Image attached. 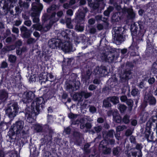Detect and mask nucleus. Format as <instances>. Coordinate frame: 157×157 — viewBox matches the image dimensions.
Listing matches in <instances>:
<instances>
[{
  "label": "nucleus",
  "instance_id": "nucleus-1",
  "mask_svg": "<svg viewBox=\"0 0 157 157\" xmlns=\"http://www.w3.org/2000/svg\"><path fill=\"white\" fill-rule=\"evenodd\" d=\"M45 102L44 98L42 97L36 98L32 102L31 107H28L25 109V116L27 119H33L43 110Z\"/></svg>",
  "mask_w": 157,
  "mask_h": 157
},
{
  "label": "nucleus",
  "instance_id": "nucleus-2",
  "mask_svg": "<svg viewBox=\"0 0 157 157\" xmlns=\"http://www.w3.org/2000/svg\"><path fill=\"white\" fill-rule=\"evenodd\" d=\"M153 126V129H156V134L157 137V116H152L147 122L145 129L144 132L145 138L147 141H151L153 140V132L151 134V128Z\"/></svg>",
  "mask_w": 157,
  "mask_h": 157
},
{
  "label": "nucleus",
  "instance_id": "nucleus-3",
  "mask_svg": "<svg viewBox=\"0 0 157 157\" xmlns=\"http://www.w3.org/2000/svg\"><path fill=\"white\" fill-rule=\"evenodd\" d=\"M71 31L69 29H66L62 31L60 35L67 41L63 42L61 40L60 47L59 49H61L65 52H67L72 51V44L69 40L71 36Z\"/></svg>",
  "mask_w": 157,
  "mask_h": 157
},
{
  "label": "nucleus",
  "instance_id": "nucleus-4",
  "mask_svg": "<svg viewBox=\"0 0 157 157\" xmlns=\"http://www.w3.org/2000/svg\"><path fill=\"white\" fill-rule=\"evenodd\" d=\"M24 125V122L21 120L17 121L13 124L10 128L8 132L9 138L11 140L16 139V136H19L20 132L22 130Z\"/></svg>",
  "mask_w": 157,
  "mask_h": 157
},
{
  "label": "nucleus",
  "instance_id": "nucleus-5",
  "mask_svg": "<svg viewBox=\"0 0 157 157\" xmlns=\"http://www.w3.org/2000/svg\"><path fill=\"white\" fill-rule=\"evenodd\" d=\"M144 22L141 21H139L135 22L133 27L134 29L132 31V34L133 35L136 34V38L139 42L143 40L145 31L144 29Z\"/></svg>",
  "mask_w": 157,
  "mask_h": 157
},
{
  "label": "nucleus",
  "instance_id": "nucleus-6",
  "mask_svg": "<svg viewBox=\"0 0 157 157\" xmlns=\"http://www.w3.org/2000/svg\"><path fill=\"white\" fill-rule=\"evenodd\" d=\"M19 107L17 102H12L8 104L5 112L10 118H13L19 112Z\"/></svg>",
  "mask_w": 157,
  "mask_h": 157
},
{
  "label": "nucleus",
  "instance_id": "nucleus-7",
  "mask_svg": "<svg viewBox=\"0 0 157 157\" xmlns=\"http://www.w3.org/2000/svg\"><path fill=\"white\" fill-rule=\"evenodd\" d=\"M156 100L153 95V92L151 91H146L144 96V103L145 105L148 104L150 105H155Z\"/></svg>",
  "mask_w": 157,
  "mask_h": 157
},
{
  "label": "nucleus",
  "instance_id": "nucleus-8",
  "mask_svg": "<svg viewBox=\"0 0 157 157\" xmlns=\"http://www.w3.org/2000/svg\"><path fill=\"white\" fill-rule=\"evenodd\" d=\"M76 77L75 76L72 81H70L66 84L67 91L69 92H72L79 89L80 82L79 81H76Z\"/></svg>",
  "mask_w": 157,
  "mask_h": 157
},
{
  "label": "nucleus",
  "instance_id": "nucleus-9",
  "mask_svg": "<svg viewBox=\"0 0 157 157\" xmlns=\"http://www.w3.org/2000/svg\"><path fill=\"white\" fill-rule=\"evenodd\" d=\"M115 28L114 29V34L113 32L112 33L113 36L114 40V42L117 45H119L121 44L122 42L124 40V38L123 36V33H121L120 29L121 28L117 27Z\"/></svg>",
  "mask_w": 157,
  "mask_h": 157
},
{
  "label": "nucleus",
  "instance_id": "nucleus-10",
  "mask_svg": "<svg viewBox=\"0 0 157 157\" xmlns=\"http://www.w3.org/2000/svg\"><path fill=\"white\" fill-rule=\"evenodd\" d=\"M35 91L27 90L24 92L22 95V101L24 103L27 104L31 102L35 98Z\"/></svg>",
  "mask_w": 157,
  "mask_h": 157
},
{
  "label": "nucleus",
  "instance_id": "nucleus-11",
  "mask_svg": "<svg viewBox=\"0 0 157 157\" xmlns=\"http://www.w3.org/2000/svg\"><path fill=\"white\" fill-rule=\"evenodd\" d=\"M137 43L133 41L131 45L128 48V54L131 56H135L139 55L138 50L139 48Z\"/></svg>",
  "mask_w": 157,
  "mask_h": 157
},
{
  "label": "nucleus",
  "instance_id": "nucleus-12",
  "mask_svg": "<svg viewBox=\"0 0 157 157\" xmlns=\"http://www.w3.org/2000/svg\"><path fill=\"white\" fill-rule=\"evenodd\" d=\"M132 72L131 70L129 69H126L124 71L123 73L121 75L120 77L119 82L121 83L126 82L128 81V80L131 78Z\"/></svg>",
  "mask_w": 157,
  "mask_h": 157
},
{
  "label": "nucleus",
  "instance_id": "nucleus-13",
  "mask_svg": "<svg viewBox=\"0 0 157 157\" xmlns=\"http://www.w3.org/2000/svg\"><path fill=\"white\" fill-rule=\"evenodd\" d=\"M61 40L59 39L53 38L51 39L48 43V46L52 49H58L60 47Z\"/></svg>",
  "mask_w": 157,
  "mask_h": 157
},
{
  "label": "nucleus",
  "instance_id": "nucleus-14",
  "mask_svg": "<svg viewBox=\"0 0 157 157\" xmlns=\"http://www.w3.org/2000/svg\"><path fill=\"white\" fill-rule=\"evenodd\" d=\"M131 93L132 96L134 98L133 100L137 106L140 99V92L137 88L134 86L132 87Z\"/></svg>",
  "mask_w": 157,
  "mask_h": 157
},
{
  "label": "nucleus",
  "instance_id": "nucleus-15",
  "mask_svg": "<svg viewBox=\"0 0 157 157\" xmlns=\"http://www.w3.org/2000/svg\"><path fill=\"white\" fill-rule=\"evenodd\" d=\"M97 74H101L102 76H105L107 75V68L105 66L101 65L100 67H98L95 70Z\"/></svg>",
  "mask_w": 157,
  "mask_h": 157
},
{
  "label": "nucleus",
  "instance_id": "nucleus-16",
  "mask_svg": "<svg viewBox=\"0 0 157 157\" xmlns=\"http://www.w3.org/2000/svg\"><path fill=\"white\" fill-rule=\"evenodd\" d=\"M73 136L76 144L77 145H80L82 143L81 133L77 131H74L73 133Z\"/></svg>",
  "mask_w": 157,
  "mask_h": 157
},
{
  "label": "nucleus",
  "instance_id": "nucleus-17",
  "mask_svg": "<svg viewBox=\"0 0 157 157\" xmlns=\"http://www.w3.org/2000/svg\"><path fill=\"white\" fill-rule=\"evenodd\" d=\"M118 79L115 76L110 78L108 80V85L110 88H112L115 87L117 84Z\"/></svg>",
  "mask_w": 157,
  "mask_h": 157
},
{
  "label": "nucleus",
  "instance_id": "nucleus-18",
  "mask_svg": "<svg viewBox=\"0 0 157 157\" xmlns=\"http://www.w3.org/2000/svg\"><path fill=\"white\" fill-rule=\"evenodd\" d=\"M36 3H33L32 4V9L33 11L36 12L40 13L43 8V6L42 4H40L38 5H34Z\"/></svg>",
  "mask_w": 157,
  "mask_h": 157
},
{
  "label": "nucleus",
  "instance_id": "nucleus-19",
  "mask_svg": "<svg viewBox=\"0 0 157 157\" xmlns=\"http://www.w3.org/2000/svg\"><path fill=\"white\" fill-rule=\"evenodd\" d=\"M76 23L75 27V29L78 31L82 32L84 30V25L83 21H75Z\"/></svg>",
  "mask_w": 157,
  "mask_h": 157
},
{
  "label": "nucleus",
  "instance_id": "nucleus-20",
  "mask_svg": "<svg viewBox=\"0 0 157 157\" xmlns=\"http://www.w3.org/2000/svg\"><path fill=\"white\" fill-rule=\"evenodd\" d=\"M85 14L81 11H78L76 13L75 21H83Z\"/></svg>",
  "mask_w": 157,
  "mask_h": 157
},
{
  "label": "nucleus",
  "instance_id": "nucleus-21",
  "mask_svg": "<svg viewBox=\"0 0 157 157\" xmlns=\"http://www.w3.org/2000/svg\"><path fill=\"white\" fill-rule=\"evenodd\" d=\"M121 15L119 12L113 13L111 17L112 20L113 22H117L120 20L121 18Z\"/></svg>",
  "mask_w": 157,
  "mask_h": 157
},
{
  "label": "nucleus",
  "instance_id": "nucleus-22",
  "mask_svg": "<svg viewBox=\"0 0 157 157\" xmlns=\"http://www.w3.org/2000/svg\"><path fill=\"white\" fill-rule=\"evenodd\" d=\"M114 133V131L113 129H111L109 130L108 132H106L103 133V136L104 138L106 139L109 138H112L113 137V134Z\"/></svg>",
  "mask_w": 157,
  "mask_h": 157
},
{
  "label": "nucleus",
  "instance_id": "nucleus-23",
  "mask_svg": "<svg viewBox=\"0 0 157 157\" xmlns=\"http://www.w3.org/2000/svg\"><path fill=\"white\" fill-rule=\"evenodd\" d=\"M88 5L91 9V10L95 12L98 10L99 7V4L98 2H94L92 3H90Z\"/></svg>",
  "mask_w": 157,
  "mask_h": 157
},
{
  "label": "nucleus",
  "instance_id": "nucleus-24",
  "mask_svg": "<svg viewBox=\"0 0 157 157\" xmlns=\"http://www.w3.org/2000/svg\"><path fill=\"white\" fill-rule=\"evenodd\" d=\"M8 97V93L4 90H0V100L5 101Z\"/></svg>",
  "mask_w": 157,
  "mask_h": 157
},
{
  "label": "nucleus",
  "instance_id": "nucleus-25",
  "mask_svg": "<svg viewBox=\"0 0 157 157\" xmlns=\"http://www.w3.org/2000/svg\"><path fill=\"white\" fill-rule=\"evenodd\" d=\"M127 17L129 19H133L135 17V13L132 9H128V10Z\"/></svg>",
  "mask_w": 157,
  "mask_h": 157
},
{
  "label": "nucleus",
  "instance_id": "nucleus-26",
  "mask_svg": "<svg viewBox=\"0 0 157 157\" xmlns=\"http://www.w3.org/2000/svg\"><path fill=\"white\" fill-rule=\"evenodd\" d=\"M120 147L119 146L114 147L112 150V153L113 156L118 157L120 155Z\"/></svg>",
  "mask_w": 157,
  "mask_h": 157
},
{
  "label": "nucleus",
  "instance_id": "nucleus-27",
  "mask_svg": "<svg viewBox=\"0 0 157 157\" xmlns=\"http://www.w3.org/2000/svg\"><path fill=\"white\" fill-rule=\"evenodd\" d=\"M114 8L113 6H109L107 10H105L103 13L104 16L109 17L111 12L114 10Z\"/></svg>",
  "mask_w": 157,
  "mask_h": 157
},
{
  "label": "nucleus",
  "instance_id": "nucleus-28",
  "mask_svg": "<svg viewBox=\"0 0 157 157\" xmlns=\"http://www.w3.org/2000/svg\"><path fill=\"white\" fill-rule=\"evenodd\" d=\"M46 126V128L48 130V136L49 140H51L52 139V135L54 133V131L51 127H49L48 125H47Z\"/></svg>",
  "mask_w": 157,
  "mask_h": 157
},
{
  "label": "nucleus",
  "instance_id": "nucleus-29",
  "mask_svg": "<svg viewBox=\"0 0 157 157\" xmlns=\"http://www.w3.org/2000/svg\"><path fill=\"white\" fill-rule=\"evenodd\" d=\"M130 116L128 114L125 115L122 119V122L125 124H128L130 122Z\"/></svg>",
  "mask_w": 157,
  "mask_h": 157
},
{
  "label": "nucleus",
  "instance_id": "nucleus-30",
  "mask_svg": "<svg viewBox=\"0 0 157 157\" xmlns=\"http://www.w3.org/2000/svg\"><path fill=\"white\" fill-rule=\"evenodd\" d=\"M110 101L113 104L116 105L119 102L118 97L115 96H111L109 97Z\"/></svg>",
  "mask_w": 157,
  "mask_h": 157
},
{
  "label": "nucleus",
  "instance_id": "nucleus-31",
  "mask_svg": "<svg viewBox=\"0 0 157 157\" xmlns=\"http://www.w3.org/2000/svg\"><path fill=\"white\" fill-rule=\"evenodd\" d=\"M151 71L155 75L157 74V60L152 64Z\"/></svg>",
  "mask_w": 157,
  "mask_h": 157
},
{
  "label": "nucleus",
  "instance_id": "nucleus-32",
  "mask_svg": "<svg viewBox=\"0 0 157 157\" xmlns=\"http://www.w3.org/2000/svg\"><path fill=\"white\" fill-rule=\"evenodd\" d=\"M110 101L109 99V97L107 98L106 99H105L103 101V105L105 108H109L111 107V104L110 103Z\"/></svg>",
  "mask_w": 157,
  "mask_h": 157
},
{
  "label": "nucleus",
  "instance_id": "nucleus-33",
  "mask_svg": "<svg viewBox=\"0 0 157 157\" xmlns=\"http://www.w3.org/2000/svg\"><path fill=\"white\" fill-rule=\"evenodd\" d=\"M29 148L30 150V157H36V148L35 146L33 148L31 147L30 145L29 147Z\"/></svg>",
  "mask_w": 157,
  "mask_h": 157
},
{
  "label": "nucleus",
  "instance_id": "nucleus-34",
  "mask_svg": "<svg viewBox=\"0 0 157 157\" xmlns=\"http://www.w3.org/2000/svg\"><path fill=\"white\" fill-rule=\"evenodd\" d=\"M80 95L85 99H87L92 95V93L91 92H86L84 91H81L80 92Z\"/></svg>",
  "mask_w": 157,
  "mask_h": 157
},
{
  "label": "nucleus",
  "instance_id": "nucleus-35",
  "mask_svg": "<svg viewBox=\"0 0 157 157\" xmlns=\"http://www.w3.org/2000/svg\"><path fill=\"white\" fill-rule=\"evenodd\" d=\"M108 145V143L106 139H105L104 140L101 141L99 145L100 147L104 148L107 147Z\"/></svg>",
  "mask_w": 157,
  "mask_h": 157
},
{
  "label": "nucleus",
  "instance_id": "nucleus-36",
  "mask_svg": "<svg viewBox=\"0 0 157 157\" xmlns=\"http://www.w3.org/2000/svg\"><path fill=\"white\" fill-rule=\"evenodd\" d=\"M102 152L104 155H109L111 153V149L108 147L102 148Z\"/></svg>",
  "mask_w": 157,
  "mask_h": 157
},
{
  "label": "nucleus",
  "instance_id": "nucleus-37",
  "mask_svg": "<svg viewBox=\"0 0 157 157\" xmlns=\"http://www.w3.org/2000/svg\"><path fill=\"white\" fill-rule=\"evenodd\" d=\"M127 108V106L124 104H120L119 107V110L121 113H125Z\"/></svg>",
  "mask_w": 157,
  "mask_h": 157
},
{
  "label": "nucleus",
  "instance_id": "nucleus-38",
  "mask_svg": "<svg viewBox=\"0 0 157 157\" xmlns=\"http://www.w3.org/2000/svg\"><path fill=\"white\" fill-rule=\"evenodd\" d=\"M34 128L37 132H41L43 130L42 126L38 124H36L34 127Z\"/></svg>",
  "mask_w": 157,
  "mask_h": 157
},
{
  "label": "nucleus",
  "instance_id": "nucleus-39",
  "mask_svg": "<svg viewBox=\"0 0 157 157\" xmlns=\"http://www.w3.org/2000/svg\"><path fill=\"white\" fill-rule=\"evenodd\" d=\"M20 136L21 138H22L24 139H26L28 136V132L27 131H25V130H22L20 132V133L19 134V136ZM17 136H16V137Z\"/></svg>",
  "mask_w": 157,
  "mask_h": 157
},
{
  "label": "nucleus",
  "instance_id": "nucleus-40",
  "mask_svg": "<svg viewBox=\"0 0 157 157\" xmlns=\"http://www.w3.org/2000/svg\"><path fill=\"white\" fill-rule=\"evenodd\" d=\"M31 33L32 31L29 29L23 33L22 37L24 38H28L30 37Z\"/></svg>",
  "mask_w": 157,
  "mask_h": 157
},
{
  "label": "nucleus",
  "instance_id": "nucleus-41",
  "mask_svg": "<svg viewBox=\"0 0 157 157\" xmlns=\"http://www.w3.org/2000/svg\"><path fill=\"white\" fill-rule=\"evenodd\" d=\"M111 54L112 56V59H111L112 60H113L115 57V55L117 53V50L116 48H112L110 49L109 52Z\"/></svg>",
  "mask_w": 157,
  "mask_h": 157
},
{
  "label": "nucleus",
  "instance_id": "nucleus-42",
  "mask_svg": "<svg viewBox=\"0 0 157 157\" xmlns=\"http://www.w3.org/2000/svg\"><path fill=\"white\" fill-rule=\"evenodd\" d=\"M73 98L75 101H82L83 100L82 97L80 95V92L78 94H75Z\"/></svg>",
  "mask_w": 157,
  "mask_h": 157
},
{
  "label": "nucleus",
  "instance_id": "nucleus-43",
  "mask_svg": "<svg viewBox=\"0 0 157 157\" xmlns=\"http://www.w3.org/2000/svg\"><path fill=\"white\" fill-rule=\"evenodd\" d=\"M8 59L10 63H14L15 62L16 60L17 57L14 55H10L9 56Z\"/></svg>",
  "mask_w": 157,
  "mask_h": 157
},
{
  "label": "nucleus",
  "instance_id": "nucleus-44",
  "mask_svg": "<svg viewBox=\"0 0 157 157\" xmlns=\"http://www.w3.org/2000/svg\"><path fill=\"white\" fill-rule=\"evenodd\" d=\"M130 109H132L133 107V100L131 99H128L125 102Z\"/></svg>",
  "mask_w": 157,
  "mask_h": 157
},
{
  "label": "nucleus",
  "instance_id": "nucleus-45",
  "mask_svg": "<svg viewBox=\"0 0 157 157\" xmlns=\"http://www.w3.org/2000/svg\"><path fill=\"white\" fill-rule=\"evenodd\" d=\"M133 133V131L130 129H128L124 133L125 136L128 137L129 136H131Z\"/></svg>",
  "mask_w": 157,
  "mask_h": 157
},
{
  "label": "nucleus",
  "instance_id": "nucleus-46",
  "mask_svg": "<svg viewBox=\"0 0 157 157\" xmlns=\"http://www.w3.org/2000/svg\"><path fill=\"white\" fill-rule=\"evenodd\" d=\"M16 48L14 45H12L7 46L5 50L7 51H10L14 50Z\"/></svg>",
  "mask_w": 157,
  "mask_h": 157
},
{
  "label": "nucleus",
  "instance_id": "nucleus-47",
  "mask_svg": "<svg viewBox=\"0 0 157 157\" xmlns=\"http://www.w3.org/2000/svg\"><path fill=\"white\" fill-rule=\"evenodd\" d=\"M113 121H114L115 122L118 123H120L121 122V117L119 115L117 117L114 118L113 119Z\"/></svg>",
  "mask_w": 157,
  "mask_h": 157
},
{
  "label": "nucleus",
  "instance_id": "nucleus-48",
  "mask_svg": "<svg viewBox=\"0 0 157 157\" xmlns=\"http://www.w3.org/2000/svg\"><path fill=\"white\" fill-rule=\"evenodd\" d=\"M27 41V43L28 44H33L36 42V40L34 38L29 37Z\"/></svg>",
  "mask_w": 157,
  "mask_h": 157
},
{
  "label": "nucleus",
  "instance_id": "nucleus-49",
  "mask_svg": "<svg viewBox=\"0 0 157 157\" xmlns=\"http://www.w3.org/2000/svg\"><path fill=\"white\" fill-rule=\"evenodd\" d=\"M88 9L86 7H84L83 6H80L78 11H81L84 13L85 14L88 12Z\"/></svg>",
  "mask_w": 157,
  "mask_h": 157
},
{
  "label": "nucleus",
  "instance_id": "nucleus-50",
  "mask_svg": "<svg viewBox=\"0 0 157 157\" xmlns=\"http://www.w3.org/2000/svg\"><path fill=\"white\" fill-rule=\"evenodd\" d=\"M128 9L126 8H121L120 11H119V12L120 13V14L122 16L123 14H125L126 13H128Z\"/></svg>",
  "mask_w": 157,
  "mask_h": 157
},
{
  "label": "nucleus",
  "instance_id": "nucleus-51",
  "mask_svg": "<svg viewBox=\"0 0 157 157\" xmlns=\"http://www.w3.org/2000/svg\"><path fill=\"white\" fill-rule=\"evenodd\" d=\"M11 33L10 30L9 29H6L5 32L3 33L4 37L6 38L8 36L10 35Z\"/></svg>",
  "mask_w": 157,
  "mask_h": 157
},
{
  "label": "nucleus",
  "instance_id": "nucleus-52",
  "mask_svg": "<svg viewBox=\"0 0 157 157\" xmlns=\"http://www.w3.org/2000/svg\"><path fill=\"white\" fill-rule=\"evenodd\" d=\"M48 76L49 77L50 79L51 80H50V81H52V80H53V79L54 78V76L53 75L52 73H48L47 74V76L46 77V81H47L48 80Z\"/></svg>",
  "mask_w": 157,
  "mask_h": 157
},
{
  "label": "nucleus",
  "instance_id": "nucleus-53",
  "mask_svg": "<svg viewBox=\"0 0 157 157\" xmlns=\"http://www.w3.org/2000/svg\"><path fill=\"white\" fill-rule=\"evenodd\" d=\"M68 117L70 119H74L77 118V115L71 112L68 114Z\"/></svg>",
  "mask_w": 157,
  "mask_h": 157
},
{
  "label": "nucleus",
  "instance_id": "nucleus-54",
  "mask_svg": "<svg viewBox=\"0 0 157 157\" xmlns=\"http://www.w3.org/2000/svg\"><path fill=\"white\" fill-rule=\"evenodd\" d=\"M94 129L97 133H98L101 131L102 129V128L101 126L99 125L97 126L94 127Z\"/></svg>",
  "mask_w": 157,
  "mask_h": 157
},
{
  "label": "nucleus",
  "instance_id": "nucleus-55",
  "mask_svg": "<svg viewBox=\"0 0 157 157\" xmlns=\"http://www.w3.org/2000/svg\"><path fill=\"white\" fill-rule=\"evenodd\" d=\"M97 86L94 84L90 85L88 87V90L90 91H94L96 89Z\"/></svg>",
  "mask_w": 157,
  "mask_h": 157
},
{
  "label": "nucleus",
  "instance_id": "nucleus-56",
  "mask_svg": "<svg viewBox=\"0 0 157 157\" xmlns=\"http://www.w3.org/2000/svg\"><path fill=\"white\" fill-rule=\"evenodd\" d=\"M155 82V79L153 77H150L149 78H148V82L150 85L152 84Z\"/></svg>",
  "mask_w": 157,
  "mask_h": 157
},
{
  "label": "nucleus",
  "instance_id": "nucleus-57",
  "mask_svg": "<svg viewBox=\"0 0 157 157\" xmlns=\"http://www.w3.org/2000/svg\"><path fill=\"white\" fill-rule=\"evenodd\" d=\"M96 108L94 106H91L90 107L89 111L93 113H95L96 112Z\"/></svg>",
  "mask_w": 157,
  "mask_h": 157
},
{
  "label": "nucleus",
  "instance_id": "nucleus-58",
  "mask_svg": "<svg viewBox=\"0 0 157 157\" xmlns=\"http://www.w3.org/2000/svg\"><path fill=\"white\" fill-rule=\"evenodd\" d=\"M64 131L66 134L69 135L71 132V129L69 127H68L65 128H64Z\"/></svg>",
  "mask_w": 157,
  "mask_h": 157
},
{
  "label": "nucleus",
  "instance_id": "nucleus-59",
  "mask_svg": "<svg viewBox=\"0 0 157 157\" xmlns=\"http://www.w3.org/2000/svg\"><path fill=\"white\" fill-rule=\"evenodd\" d=\"M22 44V42L20 40H19L17 41H16L14 44L15 45L16 48L18 47H20V46H21Z\"/></svg>",
  "mask_w": 157,
  "mask_h": 157
},
{
  "label": "nucleus",
  "instance_id": "nucleus-60",
  "mask_svg": "<svg viewBox=\"0 0 157 157\" xmlns=\"http://www.w3.org/2000/svg\"><path fill=\"white\" fill-rule=\"evenodd\" d=\"M129 140L131 143H132L135 144L136 143V139L135 137L133 135L130 136Z\"/></svg>",
  "mask_w": 157,
  "mask_h": 157
},
{
  "label": "nucleus",
  "instance_id": "nucleus-61",
  "mask_svg": "<svg viewBox=\"0 0 157 157\" xmlns=\"http://www.w3.org/2000/svg\"><path fill=\"white\" fill-rule=\"evenodd\" d=\"M40 14V13L37 12L33 11L31 13V15L32 18H33L35 17H39Z\"/></svg>",
  "mask_w": 157,
  "mask_h": 157
},
{
  "label": "nucleus",
  "instance_id": "nucleus-62",
  "mask_svg": "<svg viewBox=\"0 0 157 157\" xmlns=\"http://www.w3.org/2000/svg\"><path fill=\"white\" fill-rule=\"evenodd\" d=\"M106 139L108 143V145L110 144L112 145L114 144L115 141L113 139H110L108 138Z\"/></svg>",
  "mask_w": 157,
  "mask_h": 157
},
{
  "label": "nucleus",
  "instance_id": "nucleus-63",
  "mask_svg": "<svg viewBox=\"0 0 157 157\" xmlns=\"http://www.w3.org/2000/svg\"><path fill=\"white\" fill-rule=\"evenodd\" d=\"M42 19L44 21H47L48 19H50V17L48 14L46 13L43 15Z\"/></svg>",
  "mask_w": 157,
  "mask_h": 157
},
{
  "label": "nucleus",
  "instance_id": "nucleus-64",
  "mask_svg": "<svg viewBox=\"0 0 157 157\" xmlns=\"http://www.w3.org/2000/svg\"><path fill=\"white\" fill-rule=\"evenodd\" d=\"M128 99L127 97L125 95L122 96L120 98L121 101L123 102H126Z\"/></svg>",
  "mask_w": 157,
  "mask_h": 157
}]
</instances>
